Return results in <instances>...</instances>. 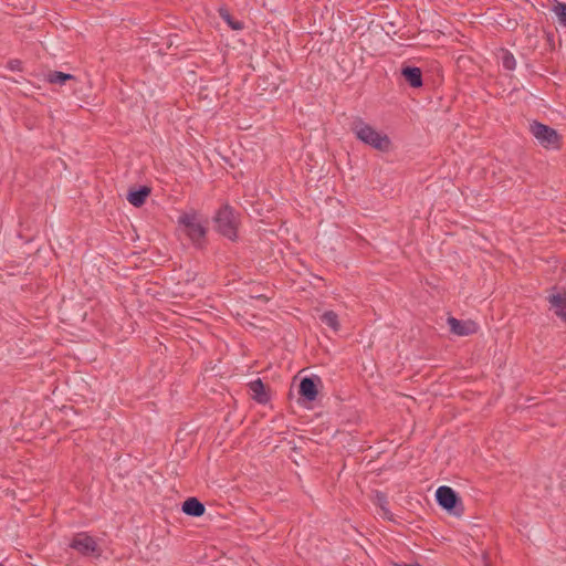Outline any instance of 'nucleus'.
Returning a JSON list of instances; mask_svg holds the SVG:
<instances>
[{
	"instance_id": "1",
	"label": "nucleus",
	"mask_w": 566,
	"mask_h": 566,
	"mask_svg": "<svg viewBox=\"0 0 566 566\" xmlns=\"http://www.w3.org/2000/svg\"><path fill=\"white\" fill-rule=\"evenodd\" d=\"M350 129L355 137L365 145L379 151H388L391 146L388 135L377 130L363 118L356 117L350 123Z\"/></svg>"
},
{
	"instance_id": "2",
	"label": "nucleus",
	"mask_w": 566,
	"mask_h": 566,
	"mask_svg": "<svg viewBox=\"0 0 566 566\" xmlns=\"http://www.w3.org/2000/svg\"><path fill=\"white\" fill-rule=\"evenodd\" d=\"M179 229L196 245L201 247L207 234V228L195 210L182 212L178 217Z\"/></svg>"
},
{
	"instance_id": "3",
	"label": "nucleus",
	"mask_w": 566,
	"mask_h": 566,
	"mask_svg": "<svg viewBox=\"0 0 566 566\" xmlns=\"http://www.w3.org/2000/svg\"><path fill=\"white\" fill-rule=\"evenodd\" d=\"M214 222L218 232L223 237L231 241L238 238V219L234 210L230 206L224 205L217 211Z\"/></svg>"
},
{
	"instance_id": "4",
	"label": "nucleus",
	"mask_w": 566,
	"mask_h": 566,
	"mask_svg": "<svg viewBox=\"0 0 566 566\" xmlns=\"http://www.w3.org/2000/svg\"><path fill=\"white\" fill-rule=\"evenodd\" d=\"M530 130L535 139L545 148H556L559 144V136L557 132L542 123L533 122L530 125Z\"/></svg>"
},
{
	"instance_id": "5",
	"label": "nucleus",
	"mask_w": 566,
	"mask_h": 566,
	"mask_svg": "<svg viewBox=\"0 0 566 566\" xmlns=\"http://www.w3.org/2000/svg\"><path fill=\"white\" fill-rule=\"evenodd\" d=\"M70 547L83 556H99L96 541L87 533H77L71 541Z\"/></svg>"
},
{
	"instance_id": "6",
	"label": "nucleus",
	"mask_w": 566,
	"mask_h": 566,
	"mask_svg": "<svg viewBox=\"0 0 566 566\" xmlns=\"http://www.w3.org/2000/svg\"><path fill=\"white\" fill-rule=\"evenodd\" d=\"M436 499L438 504L449 512L452 511L459 502L457 493L446 485L438 488Z\"/></svg>"
},
{
	"instance_id": "7",
	"label": "nucleus",
	"mask_w": 566,
	"mask_h": 566,
	"mask_svg": "<svg viewBox=\"0 0 566 566\" xmlns=\"http://www.w3.org/2000/svg\"><path fill=\"white\" fill-rule=\"evenodd\" d=\"M450 331L458 336H469L476 332L478 326L472 321H460L455 317L448 318Z\"/></svg>"
},
{
	"instance_id": "8",
	"label": "nucleus",
	"mask_w": 566,
	"mask_h": 566,
	"mask_svg": "<svg viewBox=\"0 0 566 566\" xmlns=\"http://www.w3.org/2000/svg\"><path fill=\"white\" fill-rule=\"evenodd\" d=\"M205 511V505L196 497H189L182 504V512L189 516L199 517Z\"/></svg>"
},
{
	"instance_id": "9",
	"label": "nucleus",
	"mask_w": 566,
	"mask_h": 566,
	"mask_svg": "<svg viewBox=\"0 0 566 566\" xmlns=\"http://www.w3.org/2000/svg\"><path fill=\"white\" fill-rule=\"evenodd\" d=\"M401 74L411 87H420L422 85V73L419 67L406 66L401 70Z\"/></svg>"
},
{
	"instance_id": "10",
	"label": "nucleus",
	"mask_w": 566,
	"mask_h": 566,
	"mask_svg": "<svg viewBox=\"0 0 566 566\" xmlns=\"http://www.w3.org/2000/svg\"><path fill=\"white\" fill-rule=\"evenodd\" d=\"M548 300L551 308L555 312V314L560 318L566 319V294H552Z\"/></svg>"
},
{
	"instance_id": "11",
	"label": "nucleus",
	"mask_w": 566,
	"mask_h": 566,
	"mask_svg": "<svg viewBox=\"0 0 566 566\" xmlns=\"http://www.w3.org/2000/svg\"><path fill=\"white\" fill-rule=\"evenodd\" d=\"M300 395L308 401L316 399L317 388L315 381L312 378L305 377L301 380Z\"/></svg>"
},
{
	"instance_id": "12",
	"label": "nucleus",
	"mask_w": 566,
	"mask_h": 566,
	"mask_svg": "<svg viewBox=\"0 0 566 566\" xmlns=\"http://www.w3.org/2000/svg\"><path fill=\"white\" fill-rule=\"evenodd\" d=\"M150 193V188L143 186L136 190H132L127 195V200L134 207H140L145 203L146 198Z\"/></svg>"
},
{
	"instance_id": "13",
	"label": "nucleus",
	"mask_w": 566,
	"mask_h": 566,
	"mask_svg": "<svg viewBox=\"0 0 566 566\" xmlns=\"http://www.w3.org/2000/svg\"><path fill=\"white\" fill-rule=\"evenodd\" d=\"M249 388L252 394V398L260 403H265L269 400V396L265 392L264 385L260 378L251 381Z\"/></svg>"
},
{
	"instance_id": "14",
	"label": "nucleus",
	"mask_w": 566,
	"mask_h": 566,
	"mask_svg": "<svg viewBox=\"0 0 566 566\" xmlns=\"http://www.w3.org/2000/svg\"><path fill=\"white\" fill-rule=\"evenodd\" d=\"M50 84L64 85L67 81H74L75 77L72 74L63 73L60 71H51L45 76Z\"/></svg>"
},
{
	"instance_id": "15",
	"label": "nucleus",
	"mask_w": 566,
	"mask_h": 566,
	"mask_svg": "<svg viewBox=\"0 0 566 566\" xmlns=\"http://www.w3.org/2000/svg\"><path fill=\"white\" fill-rule=\"evenodd\" d=\"M219 15L232 30L240 31L244 28L243 22L233 19L226 8L219 9Z\"/></svg>"
},
{
	"instance_id": "16",
	"label": "nucleus",
	"mask_w": 566,
	"mask_h": 566,
	"mask_svg": "<svg viewBox=\"0 0 566 566\" xmlns=\"http://www.w3.org/2000/svg\"><path fill=\"white\" fill-rule=\"evenodd\" d=\"M321 322L331 327L333 331H338L339 323H338V316L333 311H326L321 315Z\"/></svg>"
},
{
	"instance_id": "17",
	"label": "nucleus",
	"mask_w": 566,
	"mask_h": 566,
	"mask_svg": "<svg viewBox=\"0 0 566 566\" xmlns=\"http://www.w3.org/2000/svg\"><path fill=\"white\" fill-rule=\"evenodd\" d=\"M554 12L560 25L566 28V3L558 2L554 7Z\"/></svg>"
},
{
	"instance_id": "18",
	"label": "nucleus",
	"mask_w": 566,
	"mask_h": 566,
	"mask_svg": "<svg viewBox=\"0 0 566 566\" xmlns=\"http://www.w3.org/2000/svg\"><path fill=\"white\" fill-rule=\"evenodd\" d=\"M502 64L506 70H514L516 66L515 57L512 53L505 51L502 55Z\"/></svg>"
},
{
	"instance_id": "19",
	"label": "nucleus",
	"mask_w": 566,
	"mask_h": 566,
	"mask_svg": "<svg viewBox=\"0 0 566 566\" xmlns=\"http://www.w3.org/2000/svg\"><path fill=\"white\" fill-rule=\"evenodd\" d=\"M376 497H377V502L380 506V510L382 512V516L390 520L391 515H390L389 510L386 506V504H387L386 496L382 493H377Z\"/></svg>"
},
{
	"instance_id": "20",
	"label": "nucleus",
	"mask_w": 566,
	"mask_h": 566,
	"mask_svg": "<svg viewBox=\"0 0 566 566\" xmlns=\"http://www.w3.org/2000/svg\"><path fill=\"white\" fill-rule=\"evenodd\" d=\"M7 67L11 71H21L22 62L20 60H10L7 64Z\"/></svg>"
},
{
	"instance_id": "21",
	"label": "nucleus",
	"mask_w": 566,
	"mask_h": 566,
	"mask_svg": "<svg viewBox=\"0 0 566 566\" xmlns=\"http://www.w3.org/2000/svg\"><path fill=\"white\" fill-rule=\"evenodd\" d=\"M399 566H421V565L419 563H415V564H402Z\"/></svg>"
}]
</instances>
